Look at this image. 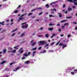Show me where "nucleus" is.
Masks as SVG:
<instances>
[{
	"instance_id": "nucleus-49",
	"label": "nucleus",
	"mask_w": 77,
	"mask_h": 77,
	"mask_svg": "<svg viewBox=\"0 0 77 77\" xmlns=\"http://www.w3.org/2000/svg\"><path fill=\"white\" fill-rule=\"evenodd\" d=\"M57 34H55L54 33H53L52 35V36H54L56 35Z\"/></svg>"
},
{
	"instance_id": "nucleus-44",
	"label": "nucleus",
	"mask_w": 77,
	"mask_h": 77,
	"mask_svg": "<svg viewBox=\"0 0 77 77\" xmlns=\"http://www.w3.org/2000/svg\"><path fill=\"white\" fill-rule=\"evenodd\" d=\"M48 46V44H47L46 45L44 46V47H47V46Z\"/></svg>"
},
{
	"instance_id": "nucleus-51",
	"label": "nucleus",
	"mask_w": 77,
	"mask_h": 77,
	"mask_svg": "<svg viewBox=\"0 0 77 77\" xmlns=\"http://www.w3.org/2000/svg\"><path fill=\"white\" fill-rule=\"evenodd\" d=\"M71 74H72V75H74V72H71Z\"/></svg>"
},
{
	"instance_id": "nucleus-21",
	"label": "nucleus",
	"mask_w": 77,
	"mask_h": 77,
	"mask_svg": "<svg viewBox=\"0 0 77 77\" xmlns=\"http://www.w3.org/2000/svg\"><path fill=\"white\" fill-rule=\"evenodd\" d=\"M54 3H56L55 2H52L50 4V5L51 6L52 5H53V4H54Z\"/></svg>"
},
{
	"instance_id": "nucleus-52",
	"label": "nucleus",
	"mask_w": 77,
	"mask_h": 77,
	"mask_svg": "<svg viewBox=\"0 0 77 77\" xmlns=\"http://www.w3.org/2000/svg\"><path fill=\"white\" fill-rule=\"evenodd\" d=\"M65 14H67L68 13V11H66V12H65Z\"/></svg>"
},
{
	"instance_id": "nucleus-11",
	"label": "nucleus",
	"mask_w": 77,
	"mask_h": 77,
	"mask_svg": "<svg viewBox=\"0 0 77 77\" xmlns=\"http://www.w3.org/2000/svg\"><path fill=\"white\" fill-rule=\"evenodd\" d=\"M72 9L71 8H69L68 9V11L69 12H70V11H72Z\"/></svg>"
},
{
	"instance_id": "nucleus-61",
	"label": "nucleus",
	"mask_w": 77,
	"mask_h": 77,
	"mask_svg": "<svg viewBox=\"0 0 77 77\" xmlns=\"http://www.w3.org/2000/svg\"><path fill=\"white\" fill-rule=\"evenodd\" d=\"M49 17H53V15H49Z\"/></svg>"
},
{
	"instance_id": "nucleus-57",
	"label": "nucleus",
	"mask_w": 77,
	"mask_h": 77,
	"mask_svg": "<svg viewBox=\"0 0 77 77\" xmlns=\"http://www.w3.org/2000/svg\"><path fill=\"white\" fill-rule=\"evenodd\" d=\"M36 53V51H34L33 52V54H35V53Z\"/></svg>"
},
{
	"instance_id": "nucleus-24",
	"label": "nucleus",
	"mask_w": 77,
	"mask_h": 77,
	"mask_svg": "<svg viewBox=\"0 0 77 77\" xmlns=\"http://www.w3.org/2000/svg\"><path fill=\"white\" fill-rule=\"evenodd\" d=\"M46 7H47V8H49V5H48V4H47L46 5Z\"/></svg>"
},
{
	"instance_id": "nucleus-28",
	"label": "nucleus",
	"mask_w": 77,
	"mask_h": 77,
	"mask_svg": "<svg viewBox=\"0 0 77 77\" xmlns=\"http://www.w3.org/2000/svg\"><path fill=\"white\" fill-rule=\"evenodd\" d=\"M14 48H15V49H17V50L18 49V46L14 47Z\"/></svg>"
},
{
	"instance_id": "nucleus-30",
	"label": "nucleus",
	"mask_w": 77,
	"mask_h": 77,
	"mask_svg": "<svg viewBox=\"0 0 77 77\" xmlns=\"http://www.w3.org/2000/svg\"><path fill=\"white\" fill-rule=\"evenodd\" d=\"M41 49H42V47H39L38 48V50H41Z\"/></svg>"
},
{
	"instance_id": "nucleus-40",
	"label": "nucleus",
	"mask_w": 77,
	"mask_h": 77,
	"mask_svg": "<svg viewBox=\"0 0 77 77\" xmlns=\"http://www.w3.org/2000/svg\"><path fill=\"white\" fill-rule=\"evenodd\" d=\"M64 26H66V25H68V23H65L64 24Z\"/></svg>"
},
{
	"instance_id": "nucleus-19",
	"label": "nucleus",
	"mask_w": 77,
	"mask_h": 77,
	"mask_svg": "<svg viewBox=\"0 0 77 77\" xmlns=\"http://www.w3.org/2000/svg\"><path fill=\"white\" fill-rule=\"evenodd\" d=\"M75 2H74V5H77V3H77V0H75Z\"/></svg>"
},
{
	"instance_id": "nucleus-2",
	"label": "nucleus",
	"mask_w": 77,
	"mask_h": 77,
	"mask_svg": "<svg viewBox=\"0 0 77 77\" xmlns=\"http://www.w3.org/2000/svg\"><path fill=\"white\" fill-rule=\"evenodd\" d=\"M75 0H67L68 2H69L70 3H74L75 2Z\"/></svg>"
},
{
	"instance_id": "nucleus-60",
	"label": "nucleus",
	"mask_w": 77,
	"mask_h": 77,
	"mask_svg": "<svg viewBox=\"0 0 77 77\" xmlns=\"http://www.w3.org/2000/svg\"><path fill=\"white\" fill-rule=\"evenodd\" d=\"M53 10L54 11H56V9H55V8H54L53 9Z\"/></svg>"
},
{
	"instance_id": "nucleus-17",
	"label": "nucleus",
	"mask_w": 77,
	"mask_h": 77,
	"mask_svg": "<svg viewBox=\"0 0 77 77\" xmlns=\"http://www.w3.org/2000/svg\"><path fill=\"white\" fill-rule=\"evenodd\" d=\"M6 51H7V50L5 49H4L3 51V53H5L6 52Z\"/></svg>"
},
{
	"instance_id": "nucleus-37",
	"label": "nucleus",
	"mask_w": 77,
	"mask_h": 77,
	"mask_svg": "<svg viewBox=\"0 0 77 77\" xmlns=\"http://www.w3.org/2000/svg\"><path fill=\"white\" fill-rule=\"evenodd\" d=\"M66 47V45H65L63 46L62 48H63L64 47Z\"/></svg>"
},
{
	"instance_id": "nucleus-62",
	"label": "nucleus",
	"mask_w": 77,
	"mask_h": 77,
	"mask_svg": "<svg viewBox=\"0 0 77 77\" xmlns=\"http://www.w3.org/2000/svg\"><path fill=\"white\" fill-rule=\"evenodd\" d=\"M62 29H63L64 28V27H65V26H62Z\"/></svg>"
},
{
	"instance_id": "nucleus-63",
	"label": "nucleus",
	"mask_w": 77,
	"mask_h": 77,
	"mask_svg": "<svg viewBox=\"0 0 77 77\" xmlns=\"http://www.w3.org/2000/svg\"><path fill=\"white\" fill-rule=\"evenodd\" d=\"M73 23H74L75 24H77V23L76 22H73Z\"/></svg>"
},
{
	"instance_id": "nucleus-25",
	"label": "nucleus",
	"mask_w": 77,
	"mask_h": 77,
	"mask_svg": "<svg viewBox=\"0 0 77 77\" xmlns=\"http://www.w3.org/2000/svg\"><path fill=\"white\" fill-rule=\"evenodd\" d=\"M66 20H63V21H60L61 23H64V22H65V21H66Z\"/></svg>"
},
{
	"instance_id": "nucleus-33",
	"label": "nucleus",
	"mask_w": 77,
	"mask_h": 77,
	"mask_svg": "<svg viewBox=\"0 0 77 77\" xmlns=\"http://www.w3.org/2000/svg\"><path fill=\"white\" fill-rule=\"evenodd\" d=\"M17 12H18V11L16 10L14 12V14H16Z\"/></svg>"
},
{
	"instance_id": "nucleus-56",
	"label": "nucleus",
	"mask_w": 77,
	"mask_h": 77,
	"mask_svg": "<svg viewBox=\"0 0 77 77\" xmlns=\"http://www.w3.org/2000/svg\"><path fill=\"white\" fill-rule=\"evenodd\" d=\"M72 8H75V6H72Z\"/></svg>"
},
{
	"instance_id": "nucleus-54",
	"label": "nucleus",
	"mask_w": 77,
	"mask_h": 77,
	"mask_svg": "<svg viewBox=\"0 0 77 77\" xmlns=\"http://www.w3.org/2000/svg\"><path fill=\"white\" fill-rule=\"evenodd\" d=\"M42 35H38V37L39 38H40V37H42Z\"/></svg>"
},
{
	"instance_id": "nucleus-32",
	"label": "nucleus",
	"mask_w": 77,
	"mask_h": 77,
	"mask_svg": "<svg viewBox=\"0 0 77 77\" xmlns=\"http://www.w3.org/2000/svg\"><path fill=\"white\" fill-rule=\"evenodd\" d=\"M6 32V30H4L3 31L1 32V33H4V32Z\"/></svg>"
},
{
	"instance_id": "nucleus-43",
	"label": "nucleus",
	"mask_w": 77,
	"mask_h": 77,
	"mask_svg": "<svg viewBox=\"0 0 77 77\" xmlns=\"http://www.w3.org/2000/svg\"><path fill=\"white\" fill-rule=\"evenodd\" d=\"M26 59V57H23L22 58V60H24V59Z\"/></svg>"
},
{
	"instance_id": "nucleus-7",
	"label": "nucleus",
	"mask_w": 77,
	"mask_h": 77,
	"mask_svg": "<svg viewBox=\"0 0 77 77\" xmlns=\"http://www.w3.org/2000/svg\"><path fill=\"white\" fill-rule=\"evenodd\" d=\"M19 68H20V67H18L17 68H16L15 69H14L13 70V71H15V72L17 71V70H18V69Z\"/></svg>"
},
{
	"instance_id": "nucleus-26",
	"label": "nucleus",
	"mask_w": 77,
	"mask_h": 77,
	"mask_svg": "<svg viewBox=\"0 0 77 77\" xmlns=\"http://www.w3.org/2000/svg\"><path fill=\"white\" fill-rule=\"evenodd\" d=\"M36 9H37H37H39V10H41V9H42V8H41L40 7V8H37Z\"/></svg>"
},
{
	"instance_id": "nucleus-39",
	"label": "nucleus",
	"mask_w": 77,
	"mask_h": 77,
	"mask_svg": "<svg viewBox=\"0 0 77 77\" xmlns=\"http://www.w3.org/2000/svg\"><path fill=\"white\" fill-rule=\"evenodd\" d=\"M36 10H37L36 9H34L33 10H32V12H33V11H36Z\"/></svg>"
},
{
	"instance_id": "nucleus-31",
	"label": "nucleus",
	"mask_w": 77,
	"mask_h": 77,
	"mask_svg": "<svg viewBox=\"0 0 77 77\" xmlns=\"http://www.w3.org/2000/svg\"><path fill=\"white\" fill-rule=\"evenodd\" d=\"M36 49H37V48H32V50H36Z\"/></svg>"
},
{
	"instance_id": "nucleus-45",
	"label": "nucleus",
	"mask_w": 77,
	"mask_h": 77,
	"mask_svg": "<svg viewBox=\"0 0 77 77\" xmlns=\"http://www.w3.org/2000/svg\"><path fill=\"white\" fill-rule=\"evenodd\" d=\"M26 22H24L22 24V25H23V24H26Z\"/></svg>"
},
{
	"instance_id": "nucleus-4",
	"label": "nucleus",
	"mask_w": 77,
	"mask_h": 77,
	"mask_svg": "<svg viewBox=\"0 0 77 77\" xmlns=\"http://www.w3.org/2000/svg\"><path fill=\"white\" fill-rule=\"evenodd\" d=\"M22 27L23 28H27L28 27V25H27V24H26L25 26H22Z\"/></svg>"
},
{
	"instance_id": "nucleus-55",
	"label": "nucleus",
	"mask_w": 77,
	"mask_h": 77,
	"mask_svg": "<svg viewBox=\"0 0 77 77\" xmlns=\"http://www.w3.org/2000/svg\"><path fill=\"white\" fill-rule=\"evenodd\" d=\"M73 71H74V72L77 71V70L76 69H74L73 70Z\"/></svg>"
},
{
	"instance_id": "nucleus-13",
	"label": "nucleus",
	"mask_w": 77,
	"mask_h": 77,
	"mask_svg": "<svg viewBox=\"0 0 77 77\" xmlns=\"http://www.w3.org/2000/svg\"><path fill=\"white\" fill-rule=\"evenodd\" d=\"M45 38H48L49 37V35L48 34H45Z\"/></svg>"
},
{
	"instance_id": "nucleus-5",
	"label": "nucleus",
	"mask_w": 77,
	"mask_h": 77,
	"mask_svg": "<svg viewBox=\"0 0 77 77\" xmlns=\"http://www.w3.org/2000/svg\"><path fill=\"white\" fill-rule=\"evenodd\" d=\"M39 44H45V42L40 41L39 42Z\"/></svg>"
},
{
	"instance_id": "nucleus-22",
	"label": "nucleus",
	"mask_w": 77,
	"mask_h": 77,
	"mask_svg": "<svg viewBox=\"0 0 77 77\" xmlns=\"http://www.w3.org/2000/svg\"><path fill=\"white\" fill-rule=\"evenodd\" d=\"M8 50H12V47H8Z\"/></svg>"
},
{
	"instance_id": "nucleus-59",
	"label": "nucleus",
	"mask_w": 77,
	"mask_h": 77,
	"mask_svg": "<svg viewBox=\"0 0 77 77\" xmlns=\"http://www.w3.org/2000/svg\"><path fill=\"white\" fill-rule=\"evenodd\" d=\"M13 21H14V19H11V22H13Z\"/></svg>"
},
{
	"instance_id": "nucleus-58",
	"label": "nucleus",
	"mask_w": 77,
	"mask_h": 77,
	"mask_svg": "<svg viewBox=\"0 0 77 77\" xmlns=\"http://www.w3.org/2000/svg\"><path fill=\"white\" fill-rule=\"evenodd\" d=\"M75 69V67H72V68H71V69Z\"/></svg>"
},
{
	"instance_id": "nucleus-34",
	"label": "nucleus",
	"mask_w": 77,
	"mask_h": 77,
	"mask_svg": "<svg viewBox=\"0 0 77 77\" xmlns=\"http://www.w3.org/2000/svg\"><path fill=\"white\" fill-rule=\"evenodd\" d=\"M32 13H30L29 14H28V16H29V15H32Z\"/></svg>"
},
{
	"instance_id": "nucleus-50",
	"label": "nucleus",
	"mask_w": 77,
	"mask_h": 77,
	"mask_svg": "<svg viewBox=\"0 0 77 77\" xmlns=\"http://www.w3.org/2000/svg\"><path fill=\"white\" fill-rule=\"evenodd\" d=\"M14 62L11 63L10 64V65H12L13 64H14Z\"/></svg>"
},
{
	"instance_id": "nucleus-20",
	"label": "nucleus",
	"mask_w": 77,
	"mask_h": 77,
	"mask_svg": "<svg viewBox=\"0 0 77 77\" xmlns=\"http://www.w3.org/2000/svg\"><path fill=\"white\" fill-rule=\"evenodd\" d=\"M59 46H61V45L63 46V45H64V44H62V43H60L59 44Z\"/></svg>"
},
{
	"instance_id": "nucleus-18",
	"label": "nucleus",
	"mask_w": 77,
	"mask_h": 77,
	"mask_svg": "<svg viewBox=\"0 0 77 77\" xmlns=\"http://www.w3.org/2000/svg\"><path fill=\"white\" fill-rule=\"evenodd\" d=\"M18 30V28H16L14 30H13L12 31H11V32H15L16 30Z\"/></svg>"
},
{
	"instance_id": "nucleus-23",
	"label": "nucleus",
	"mask_w": 77,
	"mask_h": 77,
	"mask_svg": "<svg viewBox=\"0 0 77 77\" xmlns=\"http://www.w3.org/2000/svg\"><path fill=\"white\" fill-rule=\"evenodd\" d=\"M11 52H12V53H15V52H16V50H14L13 51H11Z\"/></svg>"
},
{
	"instance_id": "nucleus-29",
	"label": "nucleus",
	"mask_w": 77,
	"mask_h": 77,
	"mask_svg": "<svg viewBox=\"0 0 77 77\" xmlns=\"http://www.w3.org/2000/svg\"><path fill=\"white\" fill-rule=\"evenodd\" d=\"M72 17H66V18L67 19H69V18H72Z\"/></svg>"
},
{
	"instance_id": "nucleus-42",
	"label": "nucleus",
	"mask_w": 77,
	"mask_h": 77,
	"mask_svg": "<svg viewBox=\"0 0 77 77\" xmlns=\"http://www.w3.org/2000/svg\"><path fill=\"white\" fill-rule=\"evenodd\" d=\"M71 35H67V37L68 38H69V37H71Z\"/></svg>"
},
{
	"instance_id": "nucleus-48",
	"label": "nucleus",
	"mask_w": 77,
	"mask_h": 77,
	"mask_svg": "<svg viewBox=\"0 0 77 77\" xmlns=\"http://www.w3.org/2000/svg\"><path fill=\"white\" fill-rule=\"evenodd\" d=\"M54 42H53V43H51V46L53 45H54Z\"/></svg>"
},
{
	"instance_id": "nucleus-36",
	"label": "nucleus",
	"mask_w": 77,
	"mask_h": 77,
	"mask_svg": "<svg viewBox=\"0 0 77 77\" xmlns=\"http://www.w3.org/2000/svg\"><path fill=\"white\" fill-rule=\"evenodd\" d=\"M53 25H54V24L53 23H50L49 24V26H53Z\"/></svg>"
},
{
	"instance_id": "nucleus-38",
	"label": "nucleus",
	"mask_w": 77,
	"mask_h": 77,
	"mask_svg": "<svg viewBox=\"0 0 77 77\" xmlns=\"http://www.w3.org/2000/svg\"><path fill=\"white\" fill-rule=\"evenodd\" d=\"M60 42H58L56 44V45H58L60 43Z\"/></svg>"
},
{
	"instance_id": "nucleus-41",
	"label": "nucleus",
	"mask_w": 77,
	"mask_h": 77,
	"mask_svg": "<svg viewBox=\"0 0 77 77\" xmlns=\"http://www.w3.org/2000/svg\"><path fill=\"white\" fill-rule=\"evenodd\" d=\"M43 13L42 12H41L40 13H39V15H42V14Z\"/></svg>"
},
{
	"instance_id": "nucleus-12",
	"label": "nucleus",
	"mask_w": 77,
	"mask_h": 77,
	"mask_svg": "<svg viewBox=\"0 0 77 77\" xmlns=\"http://www.w3.org/2000/svg\"><path fill=\"white\" fill-rule=\"evenodd\" d=\"M27 52H26L24 54H23V56H26V57H27L28 56V55H27Z\"/></svg>"
},
{
	"instance_id": "nucleus-47",
	"label": "nucleus",
	"mask_w": 77,
	"mask_h": 77,
	"mask_svg": "<svg viewBox=\"0 0 77 77\" xmlns=\"http://www.w3.org/2000/svg\"><path fill=\"white\" fill-rule=\"evenodd\" d=\"M34 42V40H32V41H31V43L32 44V42Z\"/></svg>"
},
{
	"instance_id": "nucleus-10",
	"label": "nucleus",
	"mask_w": 77,
	"mask_h": 77,
	"mask_svg": "<svg viewBox=\"0 0 77 77\" xmlns=\"http://www.w3.org/2000/svg\"><path fill=\"white\" fill-rule=\"evenodd\" d=\"M24 35H25V33H23L21 34V35L20 36V38L21 37H23V36H24Z\"/></svg>"
},
{
	"instance_id": "nucleus-35",
	"label": "nucleus",
	"mask_w": 77,
	"mask_h": 77,
	"mask_svg": "<svg viewBox=\"0 0 77 77\" xmlns=\"http://www.w3.org/2000/svg\"><path fill=\"white\" fill-rule=\"evenodd\" d=\"M31 53V52H28V56H29V55H30V54Z\"/></svg>"
},
{
	"instance_id": "nucleus-6",
	"label": "nucleus",
	"mask_w": 77,
	"mask_h": 77,
	"mask_svg": "<svg viewBox=\"0 0 77 77\" xmlns=\"http://www.w3.org/2000/svg\"><path fill=\"white\" fill-rule=\"evenodd\" d=\"M36 42H35L32 43L31 45L32 46H34V45H36Z\"/></svg>"
},
{
	"instance_id": "nucleus-14",
	"label": "nucleus",
	"mask_w": 77,
	"mask_h": 77,
	"mask_svg": "<svg viewBox=\"0 0 77 77\" xmlns=\"http://www.w3.org/2000/svg\"><path fill=\"white\" fill-rule=\"evenodd\" d=\"M53 29H54L53 28H50L48 29V30H50V31H52V30H53Z\"/></svg>"
},
{
	"instance_id": "nucleus-27",
	"label": "nucleus",
	"mask_w": 77,
	"mask_h": 77,
	"mask_svg": "<svg viewBox=\"0 0 77 77\" xmlns=\"http://www.w3.org/2000/svg\"><path fill=\"white\" fill-rule=\"evenodd\" d=\"M2 24V25H4V22H3L2 23L0 22V24Z\"/></svg>"
},
{
	"instance_id": "nucleus-9",
	"label": "nucleus",
	"mask_w": 77,
	"mask_h": 77,
	"mask_svg": "<svg viewBox=\"0 0 77 77\" xmlns=\"http://www.w3.org/2000/svg\"><path fill=\"white\" fill-rule=\"evenodd\" d=\"M58 15H59V17H62V13H58Z\"/></svg>"
},
{
	"instance_id": "nucleus-46",
	"label": "nucleus",
	"mask_w": 77,
	"mask_h": 77,
	"mask_svg": "<svg viewBox=\"0 0 77 77\" xmlns=\"http://www.w3.org/2000/svg\"><path fill=\"white\" fill-rule=\"evenodd\" d=\"M21 7V5H19V6L17 8V9H18V8H20Z\"/></svg>"
},
{
	"instance_id": "nucleus-15",
	"label": "nucleus",
	"mask_w": 77,
	"mask_h": 77,
	"mask_svg": "<svg viewBox=\"0 0 77 77\" xmlns=\"http://www.w3.org/2000/svg\"><path fill=\"white\" fill-rule=\"evenodd\" d=\"M26 15H27V13H24L23 14H22L21 15V17H24V16H26Z\"/></svg>"
},
{
	"instance_id": "nucleus-16",
	"label": "nucleus",
	"mask_w": 77,
	"mask_h": 77,
	"mask_svg": "<svg viewBox=\"0 0 77 77\" xmlns=\"http://www.w3.org/2000/svg\"><path fill=\"white\" fill-rule=\"evenodd\" d=\"M6 61H3L1 62L0 64V65H2V64H3V63H6Z\"/></svg>"
},
{
	"instance_id": "nucleus-1",
	"label": "nucleus",
	"mask_w": 77,
	"mask_h": 77,
	"mask_svg": "<svg viewBox=\"0 0 77 77\" xmlns=\"http://www.w3.org/2000/svg\"><path fill=\"white\" fill-rule=\"evenodd\" d=\"M24 18L23 17H21V16L19 18V19L18 20V21H20V20H24Z\"/></svg>"
},
{
	"instance_id": "nucleus-3",
	"label": "nucleus",
	"mask_w": 77,
	"mask_h": 77,
	"mask_svg": "<svg viewBox=\"0 0 77 77\" xmlns=\"http://www.w3.org/2000/svg\"><path fill=\"white\" fill-rule=\"evenodd\" d=\"M23 50V48H21L19 49V52L20 53V54H21V53H23V50Z\"/></svg>"
},
{
	"instance_id": "nucleus-8",
	"label": "nucleus",
	"mask_w": 77,
	"mask_h": 77,
	"mask_svg": "<svg viewBox=\"0 0 77 77\" xmlns=\"http://www.w3.org/2000/svg\"><path fill=\"white\" fill-rule=\"evenodd\" d=\"M25 64H29V63H30V61L29 60L26 61L25 62Z\"/></svg>"
},
{
	"instance_id": "nucleus-64",
	"label": "nucleus",
	"mask_w": 77,
	"mask_h": 77,
	"mask_svg": "<svg viewBox=\"0 0 77 77\" xmlns=\"http://www.w3.org/2000/svg\"><path fill=\"white\" fill-rule=\"evenodd\" d=\"M58 30H59V32H60V31H61V29H58Z\"/></svg>"
},
{
	"instance_id": "nucleus-53",
	"label": "nucleus",
	"mask_w": 77,
	"mask_h": 77,
	"mask_svg": "<svg viewBox=\"0 0 77 77\" xmlns=\"http://www.w3.org/2000/svg\"><path fill=\"white\" fill-rule=\"evenodd\" d=\"M63 7L64 8H65V4L63 5Z\"/></svg>"
}]
</instances>
